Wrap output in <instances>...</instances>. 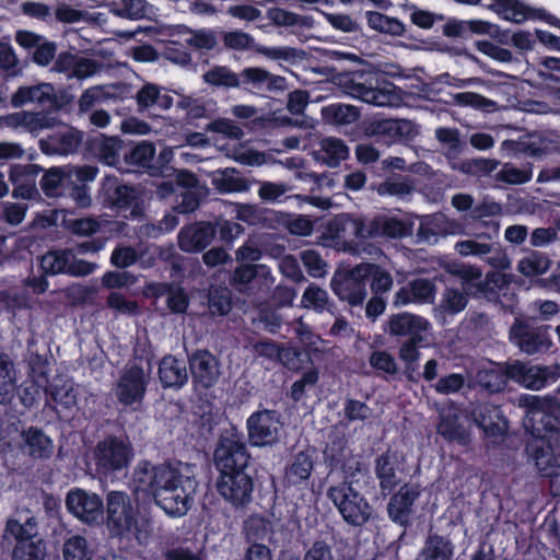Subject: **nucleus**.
<instances>
[{
  "label": "nucleus",
  "instance_id": "obj_22",
  "mask_svg": "<svg viewBox=\"0 0 560 560\" xmlns=\"http://www.w3.org/2000/svg\"><path fill=\"white\" fill-rule=\"evenodd\" d=\"M214 233V226L206 222L185 226L178 235L179 247L188 253L200 252L211 243Z\"/></svg>",
  "mask_w": 560,
  "mask_h": 560
},
{
  "label": "nucleus",
  "instance_id": "obj_57",
  "mask_svg": "<svg viewBox=\"0 0 560 560\" xmlns=\"http://www.w3.org/2000/svg\"><path fill=\"white\" fill-rule=\"evenodd\" d=\"M328 293L316 284H311L304 291L301 304L305 308L322 312L328 305Z\"/></svg>",
  "mask_w": 560,
  "mask_h": 560
},
{
  "label": "nucleus",
  "instance_id": "obj_16",
  "mask_svg": "<svg viewBox=\"0 0 560 560\" xmlns=\"http://www.w3.org/2000/svg\"><path fill=\"white\" fill-rule=\"evenodd\" d=\"M223 44L230 49L240 51L255 48L259 54L272 60L291 61L299 57L298 50L291 47L256 46L254 38L249 34L242 31L226 32L223 35Z\"/></svg>",
  "mask_w": 560,
  "mask_h": 560
},
{
  "label": "nucleus",
  "instance_id": "obj_32",
  "mask_svg": "<svg viewBox=\"0 0 560 560\" xmlns=\"http://www.w3.org/2000/svg\"><path fill=\"white\" fill-rule=\"evenodd\" d=\"M418 495L419 491L416 487H401L399 492L396 493L388 503V514L390 518L396 523L405 524Z\"/></svg>",
  "mask_w": 560,
  "mask_h": 560
},
{
  "label": "nucleus",
  "instance_id": "obj_10",
  "mask_svg": "<svg viewBox=\"0 0 560 560\" xmlns=\"http://www.w3.org/2000/svg\"><path fill=\"white\" fill-rule=\"evenodd\" d=\"M345 91L354 98L376 106H397L401 102L399 91L393 84L373 88L366 84L362 75L347 80Z\"/></svg>",
  "mask_w": 560,
  "mask_h": 560
},
{
  "label": "nucleus",
  "instance_id": "obj_40",
  "mask_svg": "<svg viewBox=\"0 0 560 560\" xmlns=\"http://www.w3.org/2000/svg\"><path fill=\"white\" fill-rule=\"evenodd\" d=\"M137 104L140 109H147L151 107L168 109L173 105V97L166 92H163L155 84L147 83L137 93Z\"/></svg>",
  "mask_w": 560,
  "mask_h": 560
},
{
  "label": "nucleus",
  "instance_id": "obj_28",
  "mask_svg": "<svg viewBox=\"0 0 560 560\" xmlns=\"http://www.w3.org/2000/svg\"><path fill=\"white\" fill-rule=\"evenodd\" d=\"M475 423L487 435L497 436L505 432L508 425L501 410L493 405H479L471 411Z\"/></svg>",
  "mask_w": 560,
  "mask_h": 560
},
{
  "label": "nucleus",
  "instance_id": "obj_18",
  "mask_svg": "<svg viewBox=\"0 0 560 560\" xmlns=\"http://www.w3.org/2000/svg\"><path fill=\"white\" fill-rule=\"evenodd\" d=\"M510 336L520 350L527 354L547 351L552 345L545 331L532 329L521 320L512 326Z\"/></svg>",
  "mask_w": 560,
  "mask_h": 560
},
{
  "label": "nucleus",
  "instance_id": "obj_30",
  "mask_svg": "<svg viewBox=\"0 0 560 560\" xmlns=\"http://www.w3.org/2000/svg\"><path fill=\"white\" fill-rule=\"evenodd\" d=\"M54 69L57 72H65L68 78L84 80L96 73L97 66L91 59L77 58L69 54H62L58 57Z\"/></svg>",
  "mask_w": 560,
  "mask_h": 560
},
{
  "label": "nucleus",
  "instance_id": "obj_62",
  "mask_svg": "<svg viewBox=\"0 0 560 560\" xmlns=\"http://www.w3.org/2000/svg\"><path fill=\"white\" fill-rule=\"evenodd\" d=\"M467 305V298L457 290L448 289L444 292L441 305L436 312L452 315L462 312Z\"/></svg>",
  "mask_w": 560,
  "mask_h": 560
},
{
  "label": "nucleus",
  "instance_id": "obj_23",
  "mask_svg": "<svg viewBox=\"0 0 560 560\" xmlns=\"http://www.w3.org/2000/svg\"><path fill=\"white\" fill-rule=\"evenodd\" d=\"M465 228L462 223L447 220L443 214H434L421 222L418 237L427 243H435L439 235L464 234Z\"/></svg>",
  "mask_w": 560,
  "mask_h": 560
},
{
  "label": "nucleus",
  "instance_id": "obj_54",
  "mask_svg": "<svg viewBox=\"0 0 560 560\" xmlns=\"http://www.w3.org/2000/svg\"><path fill=\"white\" fill-rule=\"evenodd\" d=\"M203 80L215 86L237 88L241 85L238 74L225 67H214L203 74Z\"/></svg>",
  "mask_w": 560,
  "mask_h": 560
},
{
  "label": "nucleus",
  "instance_id": "obj_46",
  "mask_svg": "<svg viewBox=\"0 0 560 560\" xmlns=\"http://www.w3.org/2000/svg\"><path fill=\"white\" fill-rule=\"evenodd\" d=\"M361 266L365 268V281L371 279L370 287L375 294L388 292L393 288V277L384 268L369 262H362Z\"/></svg>",
  "mask_w": 560,
  "mask_h": 560
},
{
  "label": "nucleus",
  "instance_id": "obj_26",
  "mask_svg": "<svg viewBox=\"0 0 560 560\" xmlns=\"http://www.w3.org/2000/svg\"><path fill=\"white\" fill-rule=\"evenodd\" d=\"M190 371L196 383L203 387L214 385L219 377L215 358L207 351H198L190 357Z\"/></svg>",
  "mask_w": 560,
  "mask_h": 560
},
{
  "label": "nucleus",
  "instance_id": "obj_59",
  "mask_svg": "<svg viewBox=\"0 0 560 560\" xmlns=\"http://www.w3.org/2000/svg\"><path fill=\"white\" fill-rule=\"evenodd\" d=\"M45 545L40 539L18 544L13 560H44Z\"/></svg>",
  "mask_w": 560,
  "mask_h": 560
},
{
  "label": "nucleus",
  "instance_id": "obj_20",
  "mask_svg": "<svg viewBox=\"0 0 560 560\" xmlns=\"http://www.w3.org/2000/svg\"><path fill=\"white\" fill-rule=\"evenodd\" d=\"M14 107L34 104L40 107H54L57 104V93L52 84L39 83L33 86L20 88L11 97Z\"/></svg>",
  "mask_w": 560,
  "mask_h": 560
},
{
  "label": "nucleus",
  "instance_id": "obj_19",
  "mask_svg": "<svg viewBox=\"0 0 560 560\" xmlns=\"http://www.w3.org/2000/svg\"><path fill=\"white\" fill-rule=\"evenodd\" d=\"M350 237L368 238V234L365 233V224L360 218L350 217L346 213L329 220L322 234L324 241H340Z\"/></svg>",
  "mask_w": 560,
  "mask_h": 560
},
{
  "label": "nucleus",
  "instance_id": "obj_51",
  "mask_svg": "<svg viewBox=\"0 0 560 560\" xmlns=\"http://www.w3.org/2000/svg\"><path fill=\"white\" fill-rule=\"evenodd\" d=\"M255 350L259 355L267 357L271 360H278L289 369L298 366L292 362L291 355H295L290 349L279 348L271 341H261L255 346Z\"/></svg>",
  "mask_w": 560,
  "mask_h": 560
},
{
  "label": "nucleus",
  "instance_id": "obj_25",
  "mask_svg": "<svg viewBox=\"0 0 560 560\" xmlns=\"http://www.w3.org/2000/svg\"><path fill=\"white\" fill-rule=\"evenodd\" d=\"M161 34L167 37H180L183 40L197 49H212L217 44L215 35L210 30L191 31L187 26L162 25Z\"/></svg>",
  "mask_w": 560,
  "mask_h": 560
},
{
  "label": "nucleus",
  "instance_id": "obj_44",
  "mask_svg": "<svg viewBox=\"0 0 560 560\" xmlns=\"http://www.w3.org/2000/svg\"><path fill=\"white\" fill-rule=\"evenodd\" d=\"M121 140L116 137L100 136L92 141V149L107 165H115L119 161Z\"/></svg>",
  "mask_w": 560,
  "mask_h": 560
},
{
  "label": "nucleus",
  "instance_id": "obj_7",
  "mask_svg": "<svg viewBox=\"0 0 560 560\" xmlns=\"http://www.w3.org/2000/svg\"><path fill=\"white\" fill-rule=\"evenodd\" d=\"M94 457L97 470L107 475L125 469L133 458V450L127 440L109 436L97 444Z\"/></svg>",
  "mask_w": 560,
  "mask_h": 560
},
{
  "label": "nucleus",
  "instance_id": "obj_63",
  "mask_svg": "<svg viewBox=\"0 0 560 560\" xmlns=\"http://www.w3.org/2000/svg\"><path fill=\"white\" fill-rule=\"evenodd\" d=\"M155 154V148L151 142L142 141L138 143L130 154L128 161L131 164L139 165L141 167H149Z\"/></svg>",
  "mask_w": 560,
  "mask_h": 560
},
{
  "label": "nucleus",
  "instance_id": "obj_1",
  "mask_svg": "<svg viewBox=\"0 0 560 560\" xmlns=\"http://www.w3.org/2000/svg\"><path fill=\"white\" fill-rule=\"evenodd\" d=\"M521 402L527 408L524 427L534 436L526 448L528 458L540 476L549 478L551 493L560 497V421L555 416L556 404L535 395L522 397Z\"/></svg>",
  "mask_w": 560,
  "mask_h": 560
},
{
  "label": "nucleus",
  "instance_id": "obj_11",
  "mask_svg": "<svg viewBox=\"0 0 560 560\" xmlns=\"http://www.w3.org/2000/svg\"><path fill=\"white\" fill-rule=\"evenodd\" d=\"M508 374L511 380L520 385L539 390L560 377V365L540 366L515 361L508 365Z\"/></svg>",
  "mask_w": 560,
  "mask_h": 560
},
{
  "label": "nucleus",
  "instance_id": "obj_27",
  "mask_svg": "<svg viewBox=\"0 0 560 560\" xmlns=\"http://www.w3.org/2000/svg\"><path fill=\"white\" fill-rule=\"evenodd\" d=\"M82 140L81 132L63 126L46 140L40 141V148L48 154H69L74 152Z\"/></svg>",
  "mask_w": 560,
  "mask_h": 560
},
{
  "label": "nucleus",
  "instance_id": "obj_37",
  "mask_svg": "<svg viewBox=\"0 0 560 560\" xmlns=\"http://www.w3.org/2000/svg\"><path fill=\"white\" fill-rule=\"evenodd\" d=\"M24 450L34 458H47L52 454V440L42 430L31 428L23 433Z\"/></svg>",
  "mask_w": 560,
  "mask_h": 560
},
{
  "label": "nucleus",
  "instance_id": "obj_43",
  "mask_svg": "<svg viewBox=\"0 0 560 560\" xmlns=\"http://www.w3.org/2000/svg\"><path fill=\"white\" fill-rule=\"evenodd\" d=\"M454 553L452 542L441 536H430L417 560H451Z\"/></svg>",
  "mask_w": 560,
  "mask_h": 560
},
{
  "label": "nucleus",
  "instance_id": "obj_60",
  "mask_svg": "<svg viewBox=\"0 0 560 560\" xmlns=\"http://www.w3.org/2000/svg\"><path fill=\"white\" fill-rule=\"evenodd\" d=\"M234 172L228 170L218 172L212 179V184L222 192H237L246 189V184L242 178L235 177Z\"/></svg>",
  "mask_w": 560,
  "mask_h": 560
},
{
  "label": "nucleus",
  "instance_id": "obj_2",
  "mask_svg": "<svg viewBox=\"0 0 560 560\" xmlns=\"http://www.w3.org/2000/svg\"><path fill=\"white\" fill-rule=\"evenodd\" d=\"M136 492L151 494L170 516H184L190 509L197 489L194 469L186 463L152 465L142 462L133 471Z\"/></svg>",
  "mask_w": 560,
  "mask_h": 560
},
{
  "label": "nucleus",
  "instance_id": "obj_45",
  "mask_svg": "<svg viewBox=\"0 0 560 560\" xmlns=\"http://www.w3.org/2000/svg\"><path fill=\"white\" fill-rule=\"evenodd\" d=\"M93 555L86 538L81 535L68 537L62 545L63 560H92Z\"/></svg>",
  "mask_w": 560,
  "mask_h": 560
},
{
  "label": "nucleus",
  "instance_id": "obj_58",
  "mask_svg": "<svg viewBox=\"0 0 560 560\" xmlns=\"http://www.w3.org/2000/svg\"><path fill=\"white\" fill-rule=\"evenodd\" d=\"M161 26H159L155 31L156 35L160 36V39L163 42H168L170 45L164 49L163 55L164 57L172 61L173 63L185 66L190 62V55L178 48L176 45L179 44L178 39H182L180 37H167L165 35L161 34Z\"/></svg>",
  "mask_w": 560,
  "mask_h": 560
},
{
  "label": "nucleus",
  "instance_id": "obj_36",
  "mask_svg": "<svg viewBox=\"0 0 560 560\" xmlns=\"http://www.w3.org/2000/svg\"><path fill=\"white\" fill-rule=\"evenodd\" d=\"M38 172L39 168L33 164L13 165L10 171V180L15 186V194L22 196L23 198L31 197L34 191L35 180Z\"/></svg>",
  "mask_w": 560,
  "mask_h": 560
},
{
  "label": "nucleus",
  "instance_id": "obj_53",
  "mask_svg": "<svg viewBox=\"0 0 560 560\" xmlns=\"http://www.w3.org/2000/svg\"><path fill=\"white\" fill-rule=\"evenodd\" d=\"M7 532L14 536L19 542H30L37 534L36 522L33 517H25L24 522L21 523L16 520H8Z\"/></svg>",
  "mask_w": 560,
  "mask_h": 560
},
{
  "label": "nucleus",
  "instance_id": "obj_24",
  "mask_svg": "<svg viewBox=\"0 0 560 560\" xmlns=\"http://www.w3.org/2000/svg\"><path fill=\"white\" fill-rule=\"evenodd\" d=\"M315 455L314 448H306L294 454L285 467V485L298 486L305 482L314 469Z\"/></svg>",
  "mask_w": 560,
  "mask_h": 560
},
{
  "label": "nucleus",
  "instance_id": "obj_4",
  "mask_svg": "<svg viewBox=\"0 0 560 560\" xmlns=\"http://www.w3.org/2000/svg\"><path fill=\"white\" fill-rule=\"evenodd\" d=\"M107 528L110 535L147 545L151 536V522L140 515L128 494L112 491L106 498Z\"/></svg>",
  "mask_w": 560,
  "mask_h": 560
},
{
  "label": "nucleus",
  "instance_id": "obj_55",
  "mask_svg": "<svg viewBox=\"0 0 560 560\" xmlns=\"http://www.w3.org/2000/svg\"><path fill=\"white\" fill-rule=\"evenodd\" d=\"M323 115L326 119L341 125L350 124L359 116L355 107L343 104H331L323 108Z\"/></svg>",
  "mask_w": 560,
  "mask_h": 560
},
{
  "label": "nucleus",
  "instance_id": "obj_34",
  "mask_svg": "<svg viewBox=\"0 0 560 560\" xmlns=\"http://www.w3.org/2000/svg\"><path fill=\"white\" fill-rule=\"evenodd\" d=\"M241 85H250L253 89H283L284 78L272 75L267 70L257 67L245 68L240 74Z\"/></svg>",
  "mask_w": 560,
  "mask_h": 560
},
{
  "label": "nucleus",
  "instance_id": "obj_50",
  "mask_svg": "<svg viewBox=\"0 0 560 560\" xmlns=\"http://www.w3.org/2000/svg\"><path fill=\"white\" fill-rule=\"evenodd\" d=\"M368 24L371 28L390 35H401L404 33L402 23L394 18H389L380 12H369L366 14Z\"/></svg>",
  "mask_w": 560,
  "mask_h": 560
},
{
  "label": "nucleus",
  "instance_id": "obj_38",
  "mask_svg": "<svg viewBox=\"0 0 560 560\" xmlns=\"http://www.w3.org/2000/svg\"><path fill=\"white\" fill-rule=\"evenodd\" d=\"M368 237L388 236L402 237L409 233L408 225L398 219L380 217L373 220L370 226H365Z\"/></svg>",
  "mask_w": 560,
  "mask_h": 560
},
{
  "label": "nucleus",
  "instance_id": "obj_49",
  "mask_svg": "<svg viewBox=\"0 0 560 560\" xmlns=\"http://www.w3.org/2000/svg\"><path fill=\"white\" fill-rule=\"evenodd\" d=\"M50 395L57 404L66 408H70L77 404L75 386L70 380H55L50 387Z\"/></svg>",
  "mask_w": 560,
  "mask_h": 560
},
{
  "label": "nucleus",
  "instance_id": "obj_61",
  "mask_svg": "<svg viewBox=\"0 0 560 560\" xmlns=\"http://www.w3.org/2000/svg\"><path fill=\"white\" fill-rule=\"evenodd\" d=\"M301 260L311 277L320 278L327 273V264L316 250H303Z\"/></svg>",
  "mask_w": 560,
  "mask_h": 560
},
{
  "label": "nucleus",
  "instance_id": "obj_47",
  "mask_svg": "<svg viewBox=\"0 0 560 560\" xmlns=\"http://www.w3.org/2000/svg\"><path fill=\"white\" fill-rule=\"evenodd\" d=\"M148 291L160 296L167 293V305L173 313H184L188 306V298L180 288H167L164 284H151Z\"/></svg>",
  "mask_w": 560,
  "mask_h": 560
},
{
  "label": "nucleus",
  "instance_id": "obj_6",
  "mask_svg": "<svg viewBox=\"0 0 560 560\" xmlns=\"http://www.w3.org/2000/svg\"><path fill=\"white\" fill-rule=\"evenodd\" d=\"M150 378V369L145 370L138 364L126 366L116 383L117 400L124 406L137 409L143 400Z\"/></svg>",
  "mask_w": 560,
  "mask_h": 560
},
{
  "label": "nucleus",
  "instance_id": "obj_21",
  "mask_svg": "<svg viewBox=\"0 0 560 560\" xmlns=\"http://www.w3.org/2000/svg\"><path fill=\"white\" fill-rule=\"evenodd\" d=\"M434 287L427 279H417L408 285L400 288L393 298L395 307L406 306L408 304L431 303L434 300Z\"/></svg>",
  "mask_w": 560,
  "mask_h": 560
},
{
  "label": "nucleus",
  "instance_id": "obj_12",
  "mask_svg": "<svg viewBox=\"0 0 560 560\" xmlns=\"http://www.w3.org/2000/svg\"><path fill=\"white\" fill-rule=\"evenodd\" d=\"M439 422L436 432L447 442H455L460 446H468L471 442V434L465 425L464 411L454 404H446L438 409Z\"/></svg>",
  "mask_w": 560,
  "mask_h": 560
},
{
  "label": "nucleus",
  "instance_id": "obj_13",
  "mask_svg": "<svg viewBox=\"0 0 560 560\" xmlns=\"http://www.w3.org/2000/svg\"><path fill=\"white\" fill-rule=\"evenodd\" d=\"M66 506L73 516L86 524L97 522L104 513V504L100 495L79 488L68 492Z\"/></svg>",
  "mask_w": 560,
  "mask_h": 560
},
{
  "label": "nucleus",
  "instance_id": "obj_35",
  "mask_svg": "<svg viewBox=\"0 0 560 560\" xmlns=\"http://www.w3.org/2000/svg\"><path fill=\"white\" fill-rule=\"evenodd\" d=\"M476 382L490 392H500L504 388L508 374V365L503 368L500 364L488 362L480 368L475 376Z\"/></svg>",
  "mask_w": 560,
  "mask_h": 560
},
{
  "label": "nucleus",
  "instance_id": "obj_39",
  "mask_svg": "<svg viewBox=\"0 0 560 560\" xmlns=\"http://www.w3.org/2000/svg\"><path fill=\"white\" fill-rule=\"evenodd\" d=\"M400 469L399 458L395 452L388 451L377 459L376 475L383 490L390 491L398 483L396 471Z\"/></svg>",
  "mask_w": 560,
  "mask_h": 560
},
{
  "label": "nucleus",
  "instance_id": "obj_3",
  "mask_svg": "<svg viewBox=\"0 0 560 560\" xmlns=\"http://www.w3.org/2000/svg\"><path fill=\"white\" fill-rule=\"evenodd\" d=\"M249 455L243 435L235 428L225 429L214 450L219 470L215 488L219 495L234 508L245 506L252 500L254 482L247 474Z\"/></svg>",
  "mask_w": 560,
  "mask_h": 560
},
{
  "label": "nucleus",
  "instance_id": "obj_9",
  "mask_svg": "<svg viewBox=\"0 0 560 560\" xmlns=\"http://www.w3.org/2000/svg\"><path fill=\"white\" fill-rule=\"evenodd\" d=\"M246 427L250 445L265 447L278 442L282 423L278 412L266 409L250 415Z\"/></svg>",
  "mask_w": 560,
  "mask_h": 560
},
{
  "label": "nucleus",
  "instance_id": "obj_17",
  "mask_svg": "<svg viewBox=\"0 0 560 560\" xmlns=\"http://www.w3.org/2000/svg\"><path fill=\"white\" fill-rule=\"evenodd\" d=\"M431 324L422 316L408 312L392 315L387 322V331L393 336H410L416 341H424Z\"/></svg>",
  "mask_w": 560,
  "mask_h": 560
},
{
  "label": "nucleus",
  "instance_id": "obj_8",
  "mask_svg": "<svg viewBox=\"0 0 560 560\" xmlns=\"http://www.w3.org/2000/svg\"><path fill=\"white\" fill-rule=\"evenodd\" d=\"M365 268L360 265L348 271H337L330 280L332 292L352 306L362 305L368 296Z\"/></svg>",
  "mask_w": 560,
  "mask_h": 560
},
{
  "label": "nucleus",
  "instance_id": "obj_41",
  "mask_svg": "<svg viewBox=\"0 0 560 560\" xmlns=\"http://www.w3.org/2000/svg\"><path fill=\"white\" fill-rule=\"evenodd\" d=\"M320 150L318 158L328 166L336 167L349 155V149L340 139L328 137L319 142Z\"/></svg>",
  "mask_w": 560,
  "mask_h": 560
},
{
  "label": "nucleus",
  "instance_id": "obj_42",
  "mask_svg": "<svg viewBox=\"0 0 560 560\" xmlns=\"http://www.w3.org/2000/svg\"><path fill=\"white\" fill-rule=\"evenodd\" d=\"M103 190L107 199L118 208H125L132 203L136 198L133 188L118 184L113 176H107L103 183Z\"/></svg>",
  "mask_w": 560,
  "mask_h": 560
},
{
  "label": "nucleus",
  "instance_id": "obj_48",
  "mask_svg": "<svg viewBox=\"0 0 560 560\" xmlns=\"http://www.w3.org/2000/svg\"><path fill=\"white\" fill-rule=\"evenodd\" d=\"M550 265L551 261L545 254L532 252L518 261L517 270L526 277H534L547 272Z\"/></svg>",
  "mask_w": 560,
  "mask_h": 560
},
{
  "label": "nucleus",
  "instance_id": "obj_56",
  "mask_svg": "<svg viewBox=\"0 0 560 560\" xmlns=\"http://www.w3.org/2000/svg\"><path fill=\"white\" fill-rule=\"evenodd\" d=\"M65 185H69L68 173L61 168H50L42 178V188L49 197L59 195Z\"/></svg>",
  "mask_w": 560,
  "mask_h": 560
},
{
  "label": "nucleus",
  "instance_id": "obj_15",
  "mask_svg": "<svg viewBox=\"0 0 560 560\" xmlns=\"http://www.w3.org/2000/svg\"><path fill=\"white\" fill-rule=\"evenodd\" d=\"M488 8L508 22L520 24L527 20L542 19L548 24L560 28L559 19L546 14L542 10L532 9L518 0H493Z\"/></svg>",
  "mask_w": 560,
  "mask_h": 560
},
{
  "label": "nucleus",
  "instance_id": "obj_52",
  "mask_svg": "<svg viewBox=\"0 0 560 560\" xmlns=\"http://www.w3.org/2000/svg\"><path fill=\"white\" fill-rule=\"evenodd\" d=\"M244 533L248 540H268L271 537V524L259 515H252L244 523Z\"/></svg>",
  "mask_w": 560,
  "mask_h": 560
},
{
  "label": "nucleus",
  "instance_id": "obj_64",
  "mask_svg": "<svg viewBox=\"0 0 560 560\" xmlns=\"http://www.w3.org/2000/svg\"><path fill=\"white\" fill-rule=\"evenodd\" d=\"M108 98V94L102 86H93L84 91L79 100L80 113L90 112L94 106L102 104Z\"/></svg>",
  "mask_w": 560,
  "mask_h": 560
},
{
  "label": "nucleus",
  "instance_id": "obj_33",
  "mask_svg": "<svg viewBox=\"0 0 560 560\" xmlns=\"http://www.w3.org/2000/svg\"><path fill=\"white\" fill-rule=\"evenodd\" d=\"M499 234V224L494 223L492 232L488 234H478L475 240H466L457 242L455 245L456 252L462 256H485L494 249V238Z\"/></svg>",
  "mask_w": 560,
  "mask_h": 560
},
{
  "label": "nucleus",
  "instance_id": "obj_29",
  "mask_svg": "<svg viewBox=\"0 0 560 560\" xmlns=\"http://www.w3.org/2000/svg\"><path fill=\"white\" fill-rule=\"evenodd\" d=\"M2 124L13 129L37 133L51 127L54 119L45 114L22 110L2 117Z\"/></svg>",
  "mask_w": 560,
  "mask_h": 560
},
{
  "label": "nucleus",
  "instance_id": "obj_5",
  "mask_svg": "<svg viewBox=\"0 0 560 560\" xmlns=\"http://www.w3.org/2000/svg\"><path fill=\"white\" fill-rule=\"evenodd\" d=\"M327 497L343 520L351 525H362L371 516L370 504L349 482L331 486L327 491Z\"/></svg>",
  "mask_w": 560,
  "mask_h": 560
},
{
  "label": "nucleus",
  "instance_id": "obj_31",
  "mask_svg": "<svg viewBox=\"0 0 560 560\" xmlns=\"http://www.w3.org/2000/svg\"><path fill=\"white\" fill-rule=\"evenodd\" d=\"M159 376L164 387L179 388L188 381L186 364L183 360L166 355L160 362Z\"/></svg>",
  "mask_w": 560,
  "mask_h": 560
},
{
  "label": "nucleus",
  "instance_id": "obj_14",
  "mask_svg": "<svg viewBox=\"0 0 560 560\" xmlns=\"http://www.w3.org/2000/svg\"><path fill=\"white\" fill-rule=\"evenodd\" d=\"M40 265L44 271L51 275L69 273L71 276H88L96 265L78 259L72 250H51L42 257Z\"/></svg>",
  "mask_w": 560,
  "mask_h": 560
}]
</instances>
